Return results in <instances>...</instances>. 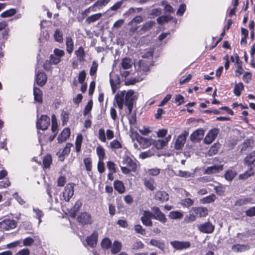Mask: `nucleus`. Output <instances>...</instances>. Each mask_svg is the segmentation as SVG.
Instances as JSON below:
<instances>
[{"instance_id":"57","label":"nucleus","mask_w":255,"mask_h":255,"mask_svg":"<svg viewBox=\"0 0 255 255\" xmlns=\"http://www.w3.org/2000/svg\"><path fill=\"white\" fill-rule=\"evenodd\" d=\"M92 106H93V102H92V100H91L88 102L87 105L86 106V107L85 108V109L83 112L84 116H86L89 113V112L92 110Z\"/></svg>"},{"instance_id":"8","label":"nucleus","mask_w":255,"mask_h":255,"mask_svg":"<svg viewBox=\"0 0 255 255\" xmlns=\"http://www.w3.org/2000/svg\"><path fill=\"white\" fill-rule=\"evenodd\" d=\"M188 135V132L184 131L183 133L180 134L176 140L175 143V148L177 150L181 149L184 146L187 136Z\"/></svg>"},{"instance_id":"14","label":"nucleus","mask_w":255,"mask_h":255,"mask_svg":"<svg viewBox=\"0 0 255 255\" xmlns=\"http://www.w3.org/2000/svg\"><path fill=\"white\" fill-rule=\"evenodd\" d=\"M125 91H122L120 93L117 94L115 96V100L117 106L120 110H122L123 106L125 104L124 97H125Z\"/></svg>"},{"instance_id":"25","label":"nucleus","mask_w":255,"mask_h":255,"mask_svg":"<svg viewBox=\"0 0 255 255\" xmlns=\"http://www.w3.org/2000/svg\"><path fill=\"white\" fill-rule=\"evenodd\" d=\"M250 247L249 245L246 244H237L232 246V249L235 252H242L249 250Z\"/></svg>"},{"instance_id":"11","label":"nucleus","mask_w":255,"mask_h":255,"mask_svg":"<svg viewBox=\"0 0 255 255\" xmlns=\"http://www.w3.org/2000/svg\"><path fill=\"white\" fill-rule=\"evenodd\" d=\"M204 135V130L202 128H199L190 135V138L192 142H199L202 139Z\"/></svg>"},{"instance_id":"32","label":"nucleus","mask_w":255,"mask_h":255,"mask_svg":"<svg viewBox=\"0 0 255 255\" xmlns=\"http://www.w3.org/2000/svg\"><path fill=\"white\" fill-rule=\"evenodd\" d=\"M66 45L67 52L69 54H71L73 52L74 48V43L71 37H66Z\"/></svg>"},{"instance_id":"15","label":"nucleus","mask_w":255,"mask_h":255,"mask_svg":"<svg viewBox=\"0 0 255 255\" xmlns=\"http://www.w3.org/2000/svg\"><path fill=\"white\" fill-rule=\"evenodd\" d=\"M70 129L68 128H65L60 134L58 136L57 140L59 143H62L65 141L70 137Z\"/></svg>"},{"instance_id":"38","label":"nucleus","mask_w":255,"mask_h":255,"mask_svg":"<svg viewBox=\"0 0 255 255\" xmlns=\"http://www.w3.org/2000/svg\"><path fill=\"white\" fill-rule=\"evenodd\" d=\"M150 243L151 245L156 247L161 250H164L165 248V244L163 242L155 239L151 240Z\"/></svg>"},{"instance_id":"19","label":"nucleus","mask_w":255,"mask_h":255,"mask_svg":"<svg viewBox=\"0 0 255 255\" xmlns=\"http://www.w3.org/2000/svg\"><path fill=\"white\" fill-rule=\"evenodd\" d=\"M136 136H137V141L141 145L142 148H146L151 144V139L141 137L137 133H136Z\"/></svg>"},{"instance_id":"20","label":"nucleus","mask_w":255,"mask_h":255,"mask_svg":"<svg viewBox=\"0 0 255 255\" xmlns=\"http://www.w3.org/2000/svg\"><path fill=\"white\" fill-rule=\"evenodd\" d=\"M97 238H98V233L96 232H93V233L89 237H88L86 239V242L87 244L92 247L94 248L97 245Z\"/></svg>"},{"instance_id":"3","label":"nucleus","mask_w":255,"mask_h":255,"mask_svg":"<svg viewBox=\"0 0 255 255\" xmlns=\"http://www.w3.org/2000/svg\"><path fill=\"white\" fill-rule=\"evenodd\" d=\"M17 226V222L13 220L6 219L0 222V230L8 231Z\"/></svg>"},{"instance_id":"17","label":"nucleus","mask_w":255,"mask_h":255,"mask_svg":"<svg viewBox=\"0 0 255 255\" xmlns=\"http://www.w3.org/2000/svg\"><path fill=\"white\" fill-rule=\"evenodd\" d=\"M123 163L130 168L132 172L135 171L137 168L136 163L129 157L127 156L123 160Z\"/></svg>"},{"instance_id":"7","label":"nucleus","mask_w":255,"mask_h":255,"mask_svg":"<svg viewBox=\"0 0 255 255\" xmlns=\"http://www.w3.org/2000/svg\"><path fill=\"white\" fill-rule=\"evenodd\" d=\"M74 185L73 183L67 184L63 192V198L65 201L68 202L74 194Z\"/></svg>"},{"instance_id":"63","label":"nucleus","mask_w":255,"mask_h":255,"mask_svg":"<svg viewBox=\"0 0 255 255\" xmlns=\"http://www.w3.org/2000/svg\"><path fill=\"white\" fill-rule=\"evenodd\" d=\"M99 139L102 142L106 141V136L105 130L103 128H100L99 130Z\"/></svg>"},{"instance_id":"35","label":"nucleus","mask_w":255,"mask_h":255,"mask_svg":"<svg viewBox=\"0 0 255 255\" xmlns=\"http://www.w3.org/2000/svg\"><path fill=\"white\" fill-rule=\"evenodd\" d=\"M237 175V172L233 170H229L226 172L224 174L225 179L229 181H231Z\"/></svg>"},{"instance_id":"49","label":"nucleus","mask_w":255,"mask_h":255,"mask_svg":"<svg viewBox=\"0 0 255 255\" xmlns=\"http://www.w3.org/2000/svg\"><path fill=\"white\" fill-rule=\"evenodd\" d=\"M96 150L99 160H103L105 156V152L104 148L101 146H99L97 147Z\"/></svg>"},{"instance_id":"2","label":"nucleus","mask_w":255,"mask_h":255,"mask_svg":"<svg viewBox=\"0 0 255 255\" xmlns=\"http://www.w3.org/2000/svg\"><path fill=\"white\" fill-rule=\"evenodd\" d=\"M152 218L159 221L162 224H165L167 221L166 216L161 212L159 208L154 206L151 208Z\"/></svg>"},{"instance_id":"55","label":"nucleus","mask_w":255,"mask_h":255,"mask_svg":"<svg viewBox=\"0 0 255 255\" xmlns=\"http://www.w3.org/2000/svg\"><path fill=\"white\" fill-rule=\"evenodd\" d=\"M84 163L87 171H90L92 170V160L89 157H87L84 159Z\"/></svg>"},{"instance_id":"61","label":"nucleus","mask_w":255,"mask_h":255,"mask_svg":"<svg viewBox=\"0 0 255 255\" xmlns=\"http://www.w3.org/2000/svg\"><path fill=\"white\" fill-rule=\"evenodd\" d=\"M98 66V63L95 61H93L90 70V74L91 76H94L96 74Z\"/></svg>"},{"instance_id":"24","label":"nucleus","mask_w":255,"mask_h":255,"mask_svg":"<svg viewBox=\"0 0 255 255\" xmlns=\"http://www.w3.org/2000/svg\"><path fill=\"white\" fill-rule=\"evenodd\" d=\"M138 72H146L149 70V65L148 62L140 60L138 63V67L137 68Z\"/></svg>"},{"instance_id":"26","label":"nucleus","mask_w":255,"mask_h":255,"mask_svg":"<svg viewBox=\"0 0 255 255\" xmlns=\"http://www.w3.org/2000/svg\"><path fill=\"white\" fill-rule=\"evenodd\" d=\"M33 95L34 96V100L36 102L39 103H41L42 102V93L38 88L34 87Z\"/></svg>"},{"instance_id":"37","label":"nucleus","mask_w":255,"mask_h":255,"mask_svg":"<svg viewBox=\"0 0 255 255\" xmlns=\"http://www.w3.org/2000/svg\"><path fill=\"white\" fill-rule=\"evenodd\" d=\"M83 141V136L81 134H79L77 136L75 141V148L77 152H80L81 150V144Z\"/></svg>"},{"instance_id":"50","label":"nucleus","mask_w":255,"mask_h":255,"mask_svg":"<svg viewBox=\"0 0 255 255\" xmlns=\"http://www.w3.org/2000/svg\"><path fill=\"white\" fill-rule=\"evenodd\" d=\"M33 211L36 214V217L38 219V224H39L41 222V218L44 216V213L38 208H33Z\"/></svg>"},{"instance_id":"39","label":"nucleus","mask_w":255,"mask_h":255,"mask_svg":"<svg viewBox=\"0 0 255 255\" xmlns=\"http://www.w3.org/2000/svg\"><path fill=\"white\" fill-rule=\"evenodd\" d=\"M172 16L170 15H162L157 18V21L159 24H163L172 19Z\"/></svg>"},{"instance_id":"42","label":"nucleus","mask_w":255,"mask_h":255,"mask_svg":"<svg viewBox=\"0 0 255 255\" xmlns=\"http://www.w3.org/2000/svg\"><path fill=\"white\" fill-rule=\"evenodd\" d=\"M153 144L157 149H162L166 145L163 139L155 140Z\"/></svg>"},{"instance_id":"43","label":"nucleus","mask_w":255,"mask_h":255,"mask_svg":"<svg viewBox=\"0 0 255 255\" xmlns=\"http://www.w3.org/2000/svg\"><path fill=\"white\" fill-rule=\"evenodd\" d=\"M216 199V196L214 194L203 198L201 200V202L203 204L211 203L215 201Z\"/></svg>"},{"instance_id":"1","label":"nucleus","mask_w":255,"mask_h":255,"mask_svg":"<svg viewBox=\"0 0 255 255\" xmlns=\"http://www.w3.org/2000/svg\"><path fill=\"white\" fill-rule=\"evenodd\" d=\"M134 94L133 90H129L127 92L125 91L124 102L125 105L128 109V114H131L133 109V102L136 99Z\"/></svg>"},{"instance_id":"41","label":"nucleus","mask_w":255,"mask_h":255,"mask_svg":"<svg viewBox=\"0 0 255 255\" xmlns=\"http://www.w3.org/2000/svg\"><path fill=\"white\" fill-rule=\"evenodd\" d=\"M16 13L15 9L11 8L1 13L0 16L3 18L8 17L14 15Z\"/></svg>"},{"instance_id":"28","label":"nucleus","mask_w":255,"mask_h":255,"mask_svg":"<svg viewBox=\"0 0 255 255\" xmlns=\"http://www.w3.org/2000/svg\"><path fill=\"white\" fill-rule=\"evenodd\" d=\"M221 146V144L219 142L215 143L208 150V155L209 156H213L217 154Z\"/></svg>"},{"instance_id":"64","label":"nucleus","mask_w":255,"mask_h":255,"mask_svg":"<svg viewBox=\"0 0 255 255\" xmlns=\"http://www.w3.org/2000/svg\"><path fill=\"white\" fill-rule=\"evenodd\" d=\"M61 61V58L60 57H58L55 55H51L50 56V61L49 62L50 64H57L59 63Z\"/></svg>"},{"instance_id":"45","label":"nucleus","mask_w":255,"mask_h":255,"mask_svg":"<svg viewBox=\"0 0 255 255\" xmlns=\"http://www.w3.org/2000/svg\"><path fill=\"white\" fill-rule=\"evenodd\" d=\"M52 162L51 156L50 155H46L43 158V164L45 168H49Z\"/></svg>"},{"instance_id":"18","label":"nucleus","mask_w":255,"mask_h":255,"mask_svg":"<svg viewBox=\"0 0 255 255\" xmlns=\"http://www.w3.org/2000/svg\"><path fill=\"white\" fill-rule=\"evenodd\" d=\"M223 169V165H216L210 167H208L205 170L204 173L210 174L219 172Z\"/></svg>"},{"instance_id":"47","label":"nucleus","mask_w":255,"mask_h":255,"mask_svg":"<svg viewBox=\"0 0 255 255\" xmlns=\"http://www.w3.org/2000/svg\"><path fill=\"white\" fill-rule=\"evenodd\" d=\"M107 1L105 0H98L92 5V11H96V7H98L100 8L101 7L105 6L107 4Z\"/></svg>"},{"instance_id":"4","label":"nucleus","mask_w":255,"mask_h":255,"mask_svg":"<svg viewBox=\"0 0 255 255\" xmlns=\"http://www.w3.org/2000/svg\"><path fill=\"white\" fill-rule=\"evenodd\" d=\"M50 121L49 117L46 115H42L36 122L37 128L42 130L47 129L50 125Z\"/></svg>"},{"instance_id":"21","label":"nucleus","mask_w":255,"mask_h":255,"mask_svg":"<svg viewBox=\"0 0 255 255\" xmlns=\"http://www.w3.org/2000/svg\"><path fill=\"white\" fill-rule=\"evenodd\" d=\"M192 210L195 214L200 217H204L208 215V210L205 207L193 208Z\"/></svg>"},{"instance_id":"48","label":"nucleus","mask_w":255,"mask_h":255,"mask_svg":"<svg viewBox=\"0 0 255 255\" xmlns=\"http://www.w3.org/2000/svg\"><path fill=\"white\" fill-rule=\"evenodd\" d=\"M155 22L154 21L150 20L143 24L141 27V30L146 31L150 29L155 24Z\"/></svg>"},{"instance_id":"23","label":"nucleus","mask_w":255,"mask_h":255,"mask_svg":"<svg viewBox=\"0 0 255 255\" xmlns=\"http://www.w3.org/2000/svg\"><path fill=\"white\" fill-rule=\"evenodd\" d=\"M253 199L250 197H246L238 199L235 202V205L236 206H242L250 203H253Z\"/></svg>"},{"instance_id":"40","label":"nucleus","mask_w":255,"mask_h":255,"mask_svg":"<svg viewBox=\"0 0 255 255\" xmlns=\"http://www.w3.org/2000/svg\"><path fill=\"white\" fill-rule=\"evenodd\" d=\"M168 216L171 219H180L183 217V215L179 211H172L169 213Z\"/></svg>"},{"instance_id":"53","label":"nucleus","mask_w":255,"mask_h":255,"mask_svg":"<svg viewBox=\"0 0 255 255\" xmlns=\"http://www.w3.org/2000/svg\"><path fill=\"white\" fill-rule=\"evenodd\" d=\"M73 146L71 143H66L65 147L63 149L62 151L60 153V155L64 156L67 155L70 151V148Z\"/></svg>"},{"instance_id":"22","label":"nucleus","mask_w":255,"mask_h":255,"mask_svg":"<svg viewBox=\"0 0 255 255\" xmlns=\"http://www.w3.org/2000/svg\"><path fill=\"white\" fill-rule=\"evenodd\" d=\"M133 64L132 60L131 58L126 57L122 59L121 65L124 70L128 69L131 68Z\"/></svg>"},{"instance_id":"59","label":"nucleus","mask_w":255,"mask_h":255,"mask_svg":"<svg viewBox=\"0 0 255 255\" xmlns=\"http://www.w3.org/2000/svg\"><path fill=\"white\" fill-rule=\"evenodd\" d=\"M110 84L111 86L112 89V90L114 93L115 92V89L116 88V86L117 84L119 83V79L118 78H116V79L115 80L114 79L112 78V75H110Z\"/></svg>"},{"instance_id":"62","label":"nucleus","mask_w":255,"mask_h":255,"mask_svg":"<svg viewBox=\"0 0 255 255\" xmlns=\"http://www.w3.org/2000/svg\"><path fill=\"white\" fill-rule=\"evenodd\" d=\"M175 175L181 177L188 178L191 177L192 174L189 171L179 170L178 173L175 174Z\"/></svg>"},{"instance_id":"6","label":"nucleus","mask_w":255,"mask_h":255,"mask_svg":"<svg viewBox=\"0 0 255 255\" xmlns=\"http://www.w3.org/2000/svg\"><path fill=\"white\" fill-rule=\"evenodd\" d=\"M171 246L177 250H181L189 248L191 246L190 243L188 241H173L170 242Z\"/></svg>"},{"instance_id":"9","label":"nucleus","mask_w":255,"mask_h":255,"mask_svg":"<svg viewBox=\"0 0 255 255\" xmlns=\"http://www.w3.org/2000/svg\"><path fill=\"white\" fill-rule=\"evenodd\" d=\"M78 221L82 225L91 224L92 223L91 215L87 212H83L77 217Z\"/></svg>"},{"instance_id":"52","label":"nucleus","mask_w":255,"mask_h":255,"mask_svg":"<svg viewBox=\"0 0 255 255\" xmlns=\"http://www.w3.org/2000/svg\"><path fill=\"white\" fill-rule=\"evenodd\" d=\"M193 201L190 198H186L181 201V204L186 207H189L193 204Z\"/></svg>"},{"instance_id":"31","label":"nucleus","mask_w":255,"mask_h":255,"mask_svg":"<svg viewBox=\"0 0 255 255\" xmlns=\"http://www.w3.org/2000/svg\"><path fill=\"white\" fill-rule=\"evenodd\" d=\"M102 13H101L93 14L87 18L86 19V22L88 24L95 22L96 21L99 20L102 17Z\"/></svg>"},{"instance_id":"29","label":"nucleus","mask_w":255,"mask_h":255,"mask_svg":"<svg viewBox=\"0 0 255 255\" xmlns=\"http://www.w3.org/2000/svg\"><path fill=\"white\" fill-rule=\"evenodd\" d=\"M75 53L80 62H83L85 60V52L82 47L80 46L78 50L75 51Z\"/></svg>"},{"instance_id":"30","label":"nucleus","mask_w":255,"mask_h":255,"mask_svg":"<svg viewBox=\"0 0 255 255\" xmlns=\"http://www.w3.org/2000/svg\"><path fill=\"white\" fill-rule=\"evenodd\" d=\"M143 182L144 185L151 191H153L155 189L154 181L152 178H144L143 179Z\"/></svg>"},{"instance_id":"46","label":"nucleus","mask_w":255,"mask_h":255,"mask_svg":"<svg viewBox=\"0 0 255 255\" xmlns=\"http://www.w3.org/2000/svg\"><path fill=\"white\" fill-rule=\"evenodd\" d=\"M161 4L164 6V10L166 12L172 13L174 12L173 8L168 3L167 1H163Z\"/></svg>"},{"instance_id":"12","label":"nucleus","mask_w":255,"mask_h":255,"mask_svg":"<svg viewBox=\"0 0 255 255\" xmlns=\"http://www.w3.org/2000/svg\"><path fill=\"white\" fill-rule=\"evenodd\" d=\"M198 230L202 233H212L214 230V226L210 222H206L198 226Z\"/></svg>"},{"instance_id":"58","label":"nucleus","mask_w":255,"mask_h":255,"mask_svg":"<svg viewBox=\"0 0 255 255\" xmlns=\"http://www.w3.org/2000/svg\"><path fill=\"white\" fill-rule=\"evenodd\" d=\"M110 145L112 149H119L122 147V144L117 139L111 141Z\"/></svg>"},{"instance_id":"60","label":"nucleus","mask_w":255,"mask_h":255,"mask_svg":"<svg viewBox=\"0 0 255 255\" xmlns=\"http://www.w3.org/2000/svg\"><path fill=\"white\" fill-rule=\"evenodd\" d=\"M154 153L150 150H148L145 152H141L139 156L141 159H145L146 158L150 157L154 155Z\"/></svg>"},{"instance_id":"13","label":"nucleus","mask_w":255,"mask_h":255,"mask_svg":"<svg viewBox=\"0 0 255 255\" xmlns=\"http://www.w3.org/2000/svg\"><path fill=\"white\" fill-rule=\"evenodd\" d=\"M154 198L160 202H164L168 200L169 195L165 191H158L155 194Z\"/></svg>"},{"instance_id":"36","label":"nucleus","mask_w":255,"mask_h":255,"mask_svg":"<svg viewBox=\"0 0 255 255\" xmlns=\"http://www.w3.org/2000/svg\"><path fill=\"white\" fill-rule=\"evenodd\" d=\"M254 173L253 167H249V170L239 175V178L242 180L246 179L251 176H253L254 174Z\"/></svg>"},{"instance_id":"51","label":"nucleus","mask_w":255,"mask_h":255,"mask_svg":"<svg viewBox=\"0 0 255 255\" xmlns=\"http://www.w3.org/2000/svg\"><path fill=\"white\" fill-rule=\"evenodd\" d=\"M161 13V9L160 8H157L152 9L149 15L151 18L155 17L157 16L160 15Z\"/></svg>"},{"instance_id":"34","label":"nucleus","mask_w":255,"mask_h":255,"mask_svg":"<svg viewBox=\"0 0 255 255\" xmlns=\"http://www.w3.org/2000/svg\"><path fill=\"white\" fill-rule=\"evenodd\" d=\"M244 89V86L242 83H236L234 89V93L236 96H239Z\"/></svg>"},{"instance_id":"56","label":"nucleus","mask_w":255,"mask_h":255,"mask_svg":"<svg viewBox=\"0 0 255 255\" xmlns=\"http://www.w3.org/2000/svg\"><path fill=\"white\" fill-rule=\"evenodd\" d=\"M255 156V153L253 152L247 155V156L244 159V162L246 164L248 165L249 167H251V165L250 163L252 162V161L251 160L252 158Z\"/></svg>"},{"instance_id":"16","label":"nucleus","mask_w":255,"mask_h":255,"mask_svg":"<svg viewBox=\"0 0 255 255\" xmlns=\"http://www.w3.org/2000/svg\"><path fill=\"white\" fill-rule=\"evenodd\" d=\"M36 82L40 86H43L45 85L47 81L46 74L43 72H38L35 79Z\"/></svg>"},{"instance_id":"27","label":"nucleus","mask_w":255,"mask_h":255,"mask_svg":"<svg viewBox=\"0 0 255 255\" xmlns=\"http://www.w3.org/2000/svg\"><path fill=\"white\" fill-rule=\"evenodd\" d=\"M114 186L119 193H123L125 191V187L123 182L120 180H115L114 183Z\"/></svg>"},{"instance_id":"10","label":"nucleus","mask_w":255,"mask_h":255,"mask_svg":"<svg viewBox=\"0 0 255 255\" xmlns=\"http://www.w3.org/2000/svg\"><path fill=\"white\" fill-rule=\"evenodd\" d=\"M152 218V213L149 211H144L143 215L141 218V221L143 225L146 226L151 227L152 222L151 218Z\"/></svg>"},{"instance_id":"5","label":"nucleus","mask_w":255,"mask_h":255,"mask_svg":"<svg viewBox=\"0 0 255 255\" xmlns=\"http://www.w3.org/2000/svg\"><path fill=\"white\" fill-rule=\"evenodd\" d=\"M219 132V129L217 128L209 130L204 139V143L207 144L211 143L216 139Z\"/></svg>"},{"instance_id":"54","label":"nucleus","mask_w":255,"mask_h":255,"mask_svg":"<svg viewBox=\"0 0 255 255\" xmlns=\"http://www.w3.org/2000/svg\"><path fill=\"white\" fill-rule=\"evenodd\" d=\"M112 244L111 240L109 238H104L102 242H101V246L103 248L107 249L110 248Z\"/></svg>"},{"instance_id":"44","label":"nucleus","mask_w":255,"mask_h":255,"mask_svg":"<svg viewBox=\"0 0 255 255\" xmlns=\"http://www.w3.org/2000/svg\"><path fill=\"white\" fill-rule=\"evenodd\" d=\"M54 37L55 41L58 42H63V33L59 29H56L54 34Z\"/></svg>"},{"instance_id":"33","label":"nucleus","mask_w":255,"mask_h":255,"mask_svg":"<svg viewBox=\"0 0 255 255\" xmlns=\"http://www.w3.org/2000/svg\"><path fill=\"white\" fill-rule=\"evenodd\" d=\"M122 245L121 243L119 241H114L112 247L111 252L113 254H115L119 253L122 249Z\"/></svg>"}]
</instances>
